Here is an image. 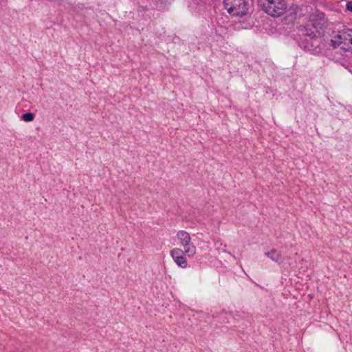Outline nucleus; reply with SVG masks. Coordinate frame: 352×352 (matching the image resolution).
I'll return each mask as SVG.
<instances>
[{
	"label": "nucleus",
	"mask_w": 352,
	"mask_h": 352,
	"mask_svg": "<svg viewBox=\"0 0 352 352\" xmlns=\"http://www.w3.org/2000/svg\"><path fill=\"white\" fill-rule=\"evenodd\" d=\"M331 43L333 47H340L344 51L352 53V29L344 28L334 32Z\"/></svg>",
	"instance_id": "nucleus-1"
},
{
	"label": "nucleus",
	"mask_w": 352,
	"mask_h": 352,
	"mask_svg": "<svg viewBox=\"0 0 352 352\" xmlns=\"http://www.w3.org/2000/svg\"><path fill=\"white\" fill-rule=\"evenodd\" d=\"M185 252L183 250L175 248L170 252V255L172 257L176 265L182 268H186L188 266V262L184 256Z\"/></svg>",
	"instance_id": "nucleus-5"
},
{
	"label": "nucleus",
	"mask_w": 352,
	"mask_h": 352,
	"mask_svg": "<svg viewBox=\"0 0 352 352\" xmlns=\"http://www.w3.org/2000/svg\"><path fill=\"white\" fill-rule=\"evenodd\" d=\"M346 10L352 12V1H348L346 5Z\"/></svg>",
	"instance_id": "nucleus-8"
},
{
	"label": "nucleus",
	"mask_w": 352,
	"mask_h": 352,
	"mask_svg": "<svg viewBox=\"0 0 352 352\" xmlns=\"http://www.w3.org/2000/svg\"><path fill=\"white\" fill-rule=\"evenodd\" d=\"M227 12L233 16H243L248 14L249 3L247 0H223Z\"/></svg>",
	"instance_id": "nucleus-3"
},
{
	"label": "nucleus",
	"mask_w": 352,
	"mask_h": 352,
	"mask_svg": "<svg viewBox=\"0 0 352 352\" xmlns=\"http://www.w3.org/2000/svg\"><path fill=\"white\" fill-rule=\"evenodd\" d=\"M177 238L179 243L183 247V251L188 257H192L195 255L197 248L195 244L192 242L190 234L185 230H179L177 233Z\"/></svg>",
	"instance_id": "nucleus-4"
},
{
	"label": "nucleus",
	"mask_w": 352,
	"mask_h": 352,
	"mask_svg": "<svg viewBox=\"0 0 352 352\" xmlns=\"http://www.w3.org/2000/svg\"><path fill=\"white\" fill-rule=\"evenodd\" d=\"M259 5L265 12L274 17L283 15L287 6L285 0H259Z\"/></svg>",
	"instance_id": "nucleus-2"
},
{
	"label": "nucleus",
	"mask_w": 352,
	"mask_h": 352,
	"mask_svg": "<svg viewBox=\"0 0 352 352\" xmlns=\"http://www.w3.org/2000/svg\"><path fill=\"white\" fill-rule=\"evenodd\" d=\"M34 119V114L32 112H27L22 115V120L25 122H31Z\"/></svg>",
	"instance_id": "nucleus-7"
},
{
	"label": "nucleus",
	"mask_w": 352,
	"mask_h": 352,
	"mask_svg": "<svg viewBox=\"0 0 352 352\" xmlns=\"http://www.w3.org/2000/svg\"><path fill=\"white\" fill-rule=\"evenodd\" d=\"M265 254L272 261L278 264H280L283 262V258L282 255L276 249H272L270 251L265 252Z\"/></svg>",
	"instance_id": "nucleus-6"
}]
</instances>
